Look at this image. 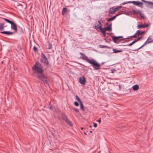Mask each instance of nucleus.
<instances>
[{
  "mask_svg": "<svg viewBox=\"0 0 153 153\" xmlns=\"http://www.w3.org/2000/svg\"><path fill=\"white\" fill-rule=\"evenodd\" d=\"M5 22L11 25V28L14 31V32L10 31H5L1 32V33L7 35L8 36L12 35L15 33H17L18 29L17 25L13 21L10 20L8 19L3 18Z\"/></svg>",
  "mask_w": 153,
  "mask_h": 153,
  "instance_id": "nucleus-1",
  "label": "nucleus"
},
{
  "mask_svg": "<svg viewBox=\"0 0 153 153\" xmlns=\"http://www.w3.org/2000/svg\"><path fill=\"white\" fill-rule=\"evenodd\" d=\"M37 79H38L41 83L48 85L50 82L48 77L44 73L39 74H36Z\"/></svg>",
  "mask_w": 153,
  "mask_h": 153,
  "instance_id": "nucleus-2",
  "label": "nucleus"
},
{
  "mask_svg": "<svg viewBox=\"0 0 153 153\" xmlns=\"http://www.w3.org/2000/svg\"><path fill=\"white\" fill-rule=\"evenodd\" d=\"M32 69L36 71V74H39L44 73V70L43 67L38 61L35 62V65L32 67Z\"/></svg>",
  "mask_w": 153,
  "mask_h": 153,
  "instance_id": "nucleus-3",
  "label": "nucleus"
},
{
  "mask_svg": "<svg viewBox=\"0 0 153 153\" xmlns=\"http://www.w3.org/2000/svg\"><path fill=\"white\" fill-rule=\"evenodd\" d=\"M91 64L93 67L94 70H98L100 69L101 65L98 63L94 59H92L88 62Z\"/></svg>",
  "mask_w": 153,
  "mask_h": 153,
  "instance_id": "nucleus-4",
  "label": "nucleus"
},
{
  "mask_svg": "<svg viewBox=\"0 0 153 153\" xmlns=\"http://www.w3.org/2000/svg\"><path fill=\"white\" fill-rule=\"evenodd\" d=\"M41 58L40 59V61L41 62L46 65L47 67H50L51 66V65L49 64L48 59L43 52L41 53Z\"/></svg>",
  "mask_w": 153,
  "mask_h": 153,
  "instance_id": "nucleus-5",
  "label": "nucleus"
},
{
  "mask_svg": "<svg viewBox=\"0 0 153 153\" xmlns=\"http://www.w3.org/2000/svg\"><path fill=\"white\" fill-rule=\"evenodd\" d=\"M153 42V40H152L151 38L150 37H149L148 39L145 42L144 44L142 45L139 48H138L137 49H136L135 50H133L132 51H137L140 49H141L144 46H145L146 44L150 43H152Z\"/></svg>",
  "mask_w": 153,
  "mask_h": 153,
  "instance_id": "nucleus-6",
  "label": "nucleus"
},
{
  "mask_svg": "<svg viewBox=\"0 0 153 153\" xmlns=\"http://www.w3.org/2000/svg\"><path fill=\"white\" fill-rule=\"evenodd\" d=\"M132 11L133 13V15H136L137 14H139L140 17L142 19H144L145 16L143 15V14L141 12H140V10H135L134 9H133L132 10Z\"/></svg>",
  "mask_w": 153,
  "mask_h": 153,
  "instance_id": "nucleus-7",
  "label": "nucleus"
},
{
  "mask_svg": "<svg viewBox=\"0 0 153 153\" xmlns=\"http://www.w3.org/2000/svg\"><path fill=\"white\" fill-rule=\"evenodd\" d=\"M121 7L120 6H117L116 7L114 8V7H112L110 8L109 11V13L110 14H111L113 13L114 12H115L117 11H118L120 10L121 8Z\"/></svg>",
  "mask_w": 153,
  "mask_h": 153,
  "instance_id": "nucleus-8",
  "label": "nucleus"
},
{
  "mask_svg": "<svg viewBox=\"0 0 153 153\" xmlns=\"http://www.w3.org/2000/svg\"><path fill=\"white\" fill-rule=\"evenodd\" d=\"M79 54L82 56L80 57V58L82 59L83 60H85L88 62H89L91 59H89L88 57L87 56L84 54L82 53H80Z\"/></svg>",
  "mask_w": 153,
  "mask_h": 153,
  "instance_id": "nucleus-9",
  "label": "nucleus"
},
{
  "mask_svg": "<svg viewBox=\"0 0 153 153\" xmlns=\"http://www.w3.org/2000/svg\"><path fill=\"white\" fill-rule=\"evenodd\" d=\"M106 25H107V26L106 27L103 28L104 30H105L106 31H110L112 30V23H110L109 25H108V23H106Z\"/></svg>",
  "mask_w": 153,
  "mask_h": 153,
  "instance_id": "nucleus-10",
  "label": "nucleus"
},
{
  "mask_svg": "<svg viewBox=\"0 0 153 153\" xmlns=\"http://www.w3.org/2000/svg\"><path fill=\"white\" fill-rule=\"evenodd\" d=\"M131 3L134 5L139 6L140 7H142L141 5L143 4V3L141 2L135 1H131Z\"/></svg>",
  "mask_w": 153,
  "mask_h": 153,
  "instance_id": "nucleus-11",
  "label": "nucleus"
},
{
  "mask_svg": "<svg viewBox=\"0 0 153 153\" xmlns=\"http://www.w3.org/2000/svg\"><path fill=\"white\" fill-rule=\"evenodd\" d=\"M79 82L82 85H84L85 84L86 82V80L84 76H83L82 77V78L80 77L79 78Z\"/></svg>",
  "mask_w": 153,
  "mask_h": 153,
  "instance_id": "nucleus-12",
  "label": "nucleus"
},
{
  "mask_svg": "<svg viewBox=\"0 0 153 153\" xmlns=\"http://www.w3.org/2000/svg\"><path fill=\"white\" fill-rule=\"evenodd\" d=\"M149 25L148 24H138L137 25V28H145L148 27Z\"/></svg>",
  "mask_w": 153,
  "mask_h": 153,
  "instance_id": "nucleus-13",
  "label": "nucleus"
},
{
  "mask_svg": "<svg viewBox=\"0 0 153 153\" xmlns=\"http://www.w3.org/2000/svg\"><path fill=\"white\" fill-rule=\"evenodd\" d=\"M111 37L113 41L116 43H118L121 41V40H119L117 36H112Z\"/></svg>",
  "mask_w": 153,
  "mask_h": 153,
  "instance_id": "nucleus-14",
  "label": "nucleus"
},
{
  "mask_svg": "<svg viewBox=\"0 0 153 153\" xmlns=\"http://www.w3.org/2000/svg\"><path fill=\"white\" fill-rule=\"evenodd\" d=\"M144 3H147L146 6L147 7H149L150 6H151L152 4H153V2L151 1H147L145 0H141Z\"/></svg>",
  "mask_w": 153,
  "mask_h": 153,
  "instance_id": "nucleus-15",
  "label": "nucleus"
},
{
  "mask_svg": "<svg viewBox=\"0 0 153 153\" xmlns=\"http://www.w3.org/2000/svg\"><path fill=\"white\" fill-rule=\"evenodd\" d=\"M61 114L62 119L64 120L65 122L66 121H67V120L68 119L65 113H62Z\"/></svg>",
  "mask_w": 153,
  "mask_h": 153,
  "instance_id": "nucleus-16",
  "label": "nucleus"
},
{
  "mask_svg": "<svg viewBox=\"0 0 153 153\" xmlns=\"http://www.w3.org/2000/svg\"><path fill=\"white\" fill-rule=\"evenodd\" d=\"M102 26V25L99 26L98 24H97L96 25L93 26V27L96 30H97L98 29H99L100 30L103 28Z\"/></svg>",
  "mask_w": 153,
  "mask_h": 153,
  "instance_id": "nucleus-17",
  "label": "nucleus"
},
{
  "mask_svg": "<svg viewBox=\"0 0 153 153\" xmlns=\"http://www.w3.org/2000/svg\"><path fill=\"white\" fill-rule=\"evenodd\" d=\"M137 32L138 34V36H139L140 35L142 36L145 33V32L144 31H141L140 30H137Z\"/></svg>",
  "mask_w": 153,
  "mask_h": 153,
  "instance_id": "nucleus-18",
  "label": "nucleus"
},
{
  "mask_svg": "<svg viewBox=\"0 0 153 153\" xmlns=\"http://www.w3.org/2000/svg\"><path fill=\"white\" fill-rule=\"evenodd\" d=\"M65 122L70 126H73L72 122L70 120L68 119Z\"/></svg>",
  "mask_w": 153,
  "mask_h": 153,
  "instance_id": "nucleus-19",
  "label": "nucleus"
},
{
  "mask_svg": "<svg viewBox=\"0 0 153 153\" xmlns=\"http://www.w3.org/2000/svg\"><path fill=\"white\" fill-rule=\"evenodd\" d=\"M132 89L134 91H137L139 89V86L137 85H134L133 86Z\"/></svg>",
  "mask_w": 153,
  "mask_h": 153,
  "instance_id": "nucleus-20",
  "label": "nucleus"
},
{
  "mask_svg": "<svg viewBox=\"0 0 153 153\" xmlns=\"http://www.w3.org/2000/svg\"><path fill=\"white\" fill-rule=\"evenodd\" d=\"M106 30H105L102 28L100 30V31L102 33L103 36L104 37L106 36Z\"/></svg>",
  "mask_w": 153,
  "mask_h": 153,
  "instance_id": "nucleus-21",
  "label": "nucleus"
},
{
  "mask_svg": "<svg viewBox=\"0 0 153 153\" xmlns=\"http://www.w3.org/2000/svg\"><path fill=\"white\" fill-rule=\"evenodd\" d=\"M113 52L115 53H117L119 52H122V51L121 50H117L116 49L113 48Z\"/></svg>",
  "mask_w": 153,
  "mask_h": 153,
  "instance_id": "nucleus-22",
  "label": "nucleus"
},
{
  "mask_svg": "<svg viewBox=\"0 0 153 153\" xmlns=\"http://www.w3.org/2000/svg\"><path fill=\"white\" fill-rule=\"evenodd\" d=\"M4 23H0V30H4Z\"/></svg>",
  "mask_w": 153,
  "mask_h": 153,
  "instance_id": "nucleus-23",
  "label": "nucleus"
},
{
  "mask_svg": "<svg viewBox=\"0 0 153 153\" xmlns=\"http://www.w3.org/2000/svg\"><path fill=\"white\" fill-rule=\"evenodd\" d=\"M99 48H106L108 49H109L110 48L108 46H106V45H99Z\"/></svg>",
  "mask_w": 153,
  "mask_h": 153,
  "instance_id": "nucleus-24",
  "label": "nucleus"
},
{
  "mask_svg": "<svg viewBox=\"0 0 153 153\" xmlns=\"http://www.w3.org/2000/svg\"><path fill=\"white\" fill-rule=\"evenodd\" d=\"M48 108L49 109L53 110V106L51 105V102H50L48 106Z\"/></svg>",
  "mask_w": 153,
  "mask_h": 153,
  "instance_id": "nucleus-25",
  "label": "nucleus"
},
{
  "mask_svg": "<svg viewBox=\"0 0 153 153\" xmlns=\"http://www.w3.org/2000/svg\"><path fill=\"white\" fill-rule=\"evenodd\" d=\"M79 103L80 104L81 109H82L83 111H84V105L82 103V102H80Z\"/></svg>",
  "mask_w": 153,
  "mask_h": 153,
  "instance_id": "nucleus-26",
  "label": "nucleus"
},
{
  "mask_svg": "<svg viewBox=\"0 0 153 153\" xmlns=\"http://www.w3.org/2000/svg\"><path fill=\"white\" fill-rule=\"evenodd\" d=\"M67 9L66 8L64 7L62 9V15H64V14L66 13L67 11Z\"/></svg>",
  "mask_w": 153,
  "mask_h": 153,
  "instance_id": "nucleus-27",
  "label": "nucleus"
},
{
  "mask_svg": "<svg viewBox=\"0 0 153 153\" xmlns=\"http://www.w3.org/2000/svg\"><path fill=\"white\" fill-rule=\"evenodd\" d=\"M48 48L49 49H51L52 48V45L51 43L50 42H49V41H48Z\"/></svg>",
  "mask_w": 153,
  "mask_h": 153,
  "instance_id": "nucleus-28",
  "label": "nucleus"
},
{
  "mask_svg": "<svg viewBox=\"0 0 153 153\" xmlns=\"http://www.w3.org/2000/svg\"><path fill=\"white\" fill-rule=\"evenodd\" d=\"M75 97L76 98V99L77 100V101L79 102H82L81 100H80L79 97L77 95H76L75 96Z\"/></svg>",
  "mask_w": 153,
  "mask_h": 153,
  "instance_id": "nucleus-29",
  "label": "nucleus"
},
{
  "mask_svg": "<svg viewBox=\"0 0 153 153\" xmlns=\"http://www.w3.org/2000/svg\"><path fill=\"white\" fill-rule=\"evenodd\" d=\"M33 50L35 52H38V48L37 47H36L35 46H34L33 47Z\"/></svg>",
  "mask_w": 153,
  "mask_h": 153,
  "instance_id": "nucleus-30",
  "label": "nucleus"
},
{
  "mask_svg": "<svg viewBox=\"0 0 153 153\" xmlns=\"http://www.w3.org/2000/svg\"><path fill=\"white\" fill-rule=\"evenodd\" d=\"M120 14L118 13L117 14H116L115 15L113 16V17H111L112 20H113L114 19H115V18H116V17L117 16H118Z\"/></svg>",
  "mask_w": 153,
  "mask_h": 153,
  "instance_id": "nucleus-31",
  "label": "nucleus"
},
{
  "mask_svg": "<svg viewBox=\"0 0 153 153\" xmlns=\"http://www.w3.org/2000/svg\"><path fill=\"white\" fill-rule=\"evenodd\" d=\"M131 3V1H127L123 2L122 4V5H125L126 4Z\"/></svg>",
  "mask_w": 153,
  "mask_h": 153,
  "instance_id": "nucleus-32",
  "label": "nucleus"
},
{
  "mask_svg": "<svg viewBox=\"0 0 153 153\" xmlns=\"http://www.w3.org/2000/svg\"><path fill=\"white\" fill-rule=\"evenodd\" d=\"M134 38H137V36H138V34L137 33V31L136 32V33L133 35Z\"/></svg>",
  "mask_w": 153,
  "mask_h": 153,
  "instance_id": "nucleus-33",
  "label": "nucleus"
},
{
  "mask_svg": "<svg viewBox=\"0 0 153 153\" xmlns=\"http://www.w3.org/2000/svg\"><path fill=\"white\" fill-rule=\"evenodd\" d=\"M134 38H137V36H138V34L137 33V31L136 32V33L133 35Z\"/></svg>",
  "mask_w": 153,
  "mask_h": 153,
  "instance_id": "nucleus-34",
  "label": "nucleus"
},
{
  "mask_svg": "<svg viewBox=\"0 0 153 153\" xmlns=\"http://www.w3.org/2000/svg\"><path fill=\"white\" fill-rule=\"evenodd\" d=\"M73 109L76 112H78L79 111V109L76 108H73Z\"/></svg>",
  "mask_w": 153,
  "mask_h": 153,
  "instance_id": "nucleus-35",
  "label": "nucleus"
},
{
  "mask_svg": "<svg viewBox=\"0 0 153 153\" xmlns=\"http://www.w3.org/2000/svg\"><path fill=\"white\" fill-rule=\"evenodd\" d=\"M74 105L76 106H78L79 105L78 102L76 101H75L74 103Z\"/></svg>",
  "mask_w": 153,
  "mask_h": 153,
  "instance_id": "nucleus-36",
  "label": "nucleus"
},
{
  "mask_svg": "<svg viewBox=\"0 0 153 153\" xmlns=\"http://www.w3.org/2000/svg\"><path fill=\"white\" fill-rule=\"evenodd\" d=\"M113 20L112 19V18L111 17L110 18L107 19V21L108 22H109L111 21H113Z\"/></svg>",
  "mask_w": 153,
  "mask_h": 153,
  "instance_id": "nucleus-37",
  "label": "nucleus"
},
{
  "mask_svg": "<svg viewBox=\"0 0 153 153\" xmlns=\"http://www.w3.org/2000/svg\"><path fill=\"white\" fill-rule=\"evenodd\" d=\"M133 45V43L131 42V43L129 44L126 45H122L123 46H131Z\"/></svg>",
  "mask_w": 153,
  "mask_h": 153,
  "instance_id": "nucleus-38",
  "label": "nucleus"
},
{
  "mask_svg": "<svg viewBox=\"0 0 153 153\" xmlns=\"http://www.w3.org/2000/svg\"><path fill=\"white\" fill-rule=\"evenodd\" d=\"M138 42L137 40L136 39L134 40L133 42H132L133 43V44H134L135 43H136V42Z\"/></svg>",
  "mask_w": 153,
  "mask_h": 153,
  "instance_id": "nucleus-39",
  "label": "nucleus"
},
{
  "mask_svg": "<svg viewBox=\"0 0 153 153\" xmlns=\"http://www.w3.org/2000/svg\"><path fill=\"white\" fill-rule=\"evenodd\" d=\"M142 38L141 36H140V37H138V38L137 39H136L137 40V41H139L140 40L142 39Z\"/></svg>",
  "mask_w": 153,
  "mask_h": 153,
  "instance_id": "nucleus-40",
  "label": "nucleus"
},
{
  "mask_svg": "<svg viewBox=\"0 0 153 153\" xmlns=\"http://www.w3.org/2000/svg\"><path fill=\"white\" fill-rule=\"evenodd\" d=\"M131 39L130 36L127 37L126 38H123L122 39Z\"/></svg>",
  "mask_w": 153,
  "mask_h": 153,
  "instance_id": "nucleus-41",
  "label": "nucleus"
},
{
  "mask_svg": "<svg viewBox=\"0 0 153 153\" xmlns=\"http://www.w3.org/2000/svg\"><path fill=\"white\" fill-rule=\"evenodd\" d=\"M94 123V127L95 128L97 126V124L96 123Z\"/></svg>",
  "mask_w": 153,
  "mask_h": 153,
  "instance_id": "nucleus-42",
  "label": "nucleus"
},
{
  "mask_svg": "<svg viewBox=\"0 0 153 153\" xmlns=\"http://www.w3.org/2000/svg\"><path fill=\"white\" fill-rule=\"evenodd\" d=\"M98 23H99V24L100 25H102V24H101V22H100V21L98 20Z\"/></svg>",
  "mask_w": 153,
  "mask_h": 153,
  "instance_id": "nucleus-43",
  "label": "nucleus"
},
{
  "mask_svg": "<svg viewBox=\"0 0 153 153\" xmlns=\"http://www.w3.org/2000/svg\"><path fill=\"white\" fill-rule=\"evenodd\" d=\"M116 70L115 69H112L111 70V73H114V71H115Z\"/></svg>",
  "mask_w": 153,
  "mask_h": 153,
  "instance_id": "nucleus-44",
  "label": "nucleus"
},
{
  "mask_svg": "<svg viewBox=\"0 0 153 153\" xmlns=\"http://www.w3.org/2000/svg\"><path fill=\"white\" fill-rule=\"evenodd\" d=\"M97 122H98L99 123H100L101 122V119L100 118L97 120Z\"/></svg>",
  "mask_w": 153,
  "mask_h": 153,
  "instance_id": "nucleus-45",
  "label": "nucleus"
},
{
  "mask_svg": "<svg viewBox=\"0 0 153 153\" xmlns=\"http://www.w3.org/2000/svg\"><path fill=\"white\" fill-rule=\"evenodd\" d=\"M118 38L119 39V38H123V36H117Z\"/></svg>",
  "mask_w": 153,
  "mask_h": 153,
  "instance_id": "nucleus-46",
  "label": "nucleus"
},
{
  "mask_svg": "<svg viewBox=\"0 0 153 153\" xmlns=\"http://www.w3.org/2000/svg\"><path fill=\"white\" fill-rule=\"evenodd\" d=\"M20 29H21V32L22 33L23 32V29L21 27L20 28Z\"/></svg>",
  "mask_w": 153,
  "mask_h": 153,
  "instance_id": "nucleus-47",
  "label": "nucleus"
},
{
  "mask_svg": "<svg viewBox=\"0 0 153 153\" xmlns=\"http://www.w3.org/2000/svg\"><path fill=\"white\" fill-rule=\"evenodd\" d=\"M125 42H129V40H125L124 41Z\"/></svg>",
  "mask_w": 153,
  "mask_h": 153,
  "instance_id": "nucleus-48",
  "label": "nucleus"
},
{
  "mask_svg": "<svg viewBox=\"0 0 153 153\" xmlns=\"http://www.w3.org/2000/svg\"><path fill=\"white\" fill-rule=\"evenodd\" d=\"M130 37H131V38H134V36L133 35L130 36Z\"/></svg>",
  "mask_w": 153,
  "mask_h": 153,
  "instance_id": "nucleus-49",
  "label": "nucleus"
},
{
  "mask_svg": "<svg viewBox=\"0 0 153 153\" xmlns=\"http://www.w3.org/2000/svg\"><path fill=\"white\" fill-rule=\"evenodd\" d=\"M84 134L85 135H87V134L85 132H84Z\"/></svg>",
  "mask_w": 153,
  "mask_h": 153,
  "instance_id": "nucleus-50",
  "label": "nucleus"
},
{
  "mask_svg": "<svg viewBox=\"0 0 153 153\" xmlns=\"http://www.w3.org/2000/svg\"><path fill=\"white\" fill-rule=\"evenodd\" d=\"M92 131H90V133H92Z\"/></svg>",
  "mask_w": 153,
  "mask_h": 153,
  "instance_id": "nucleus-51",
  "label": "nucleus"
},
{
  "mask_svg": "<svg viewBox=\"0 0 153 153\" xmlns=\"http://www.w3.org/2000/svg\"><path fill=\"white\" fill-rule=\"evenodd\" d=\"M107 34L109 35H110V33H107Z\"/></svg>",
  "mask_w": 153,
  "mask_h": 153,
  "instance_id": "nucleus-52",
  "label": "nucleus"
},
{
  "mask_svg": "<svg viewBox=\"0 0 153 153\" xmlns=\"http://www.w3.org/2000/svg\"><path fill=\"white\" fill-rule=\"evenodd\" d=\"M83 128H82V127H81V130H82Z\"/></svg>",
  "mask_w": 153,
  "mask_h": 153,
  "instance_id": "nucleus-53",
  "label": "nucleus"
},
{
  "mask_svg": "<svg viewBox=\"0 0 153 153\" xmlns=\"http://www.w3.org/2000/svg\"><path fill=\"white\" fill-rule=\"evenodd\" d=\"M89 127H90V128H91V127H92V126H91V125H90V126H89Z\"/></svg>",
  "mask_w": 153,
  "mask_h": 153,
  "instance_id": "nucleus-54",
  "label": "nucleus"
},
{
  "mask_svg": "<svg viewBox=\"0 0 153 153\" xmlns=\"http://www.w3.org/2000/svg\"><path fill=\"white\" fill-rule=\"evenodd\" d=\"M103 64H104V63H103V62H102V63H101V64H102V65Z\"/></svg>",
  "mask_w": 153,
  "mask_h": 153,
  "instance_id": "nucleus-55",
  "label": "nucleus"
},
{
  "mask_svg": "<svg viewBox=\"0 0 153 153\" xmlns=\"http://www.w3.org/2000/svg\"><path fill=\"white\" fill-rule=\"evenodd\" d=\"M113 34V33H110V34Z\"/></svg>",
  "mask_w": 153,
  "mask_h": 153,
  "instance_id": "nucleus-56",
  "label": "nucleus"
},
{
  "mask_svg": "<svg viewBox=\"0 0 153 153\" xmlns=\"http://www.w3.org/2000/svg\"><path fill=\"white\" fill-rule=\"evenodd\" d=\"M1 63H3V61H2V62H1Z\"/></svg>",
  "mask_w": 153,
  "mask_h": 153,
  "instance_id": "nucleus-57",
  "label": "nucleus"
}]
</instances>
